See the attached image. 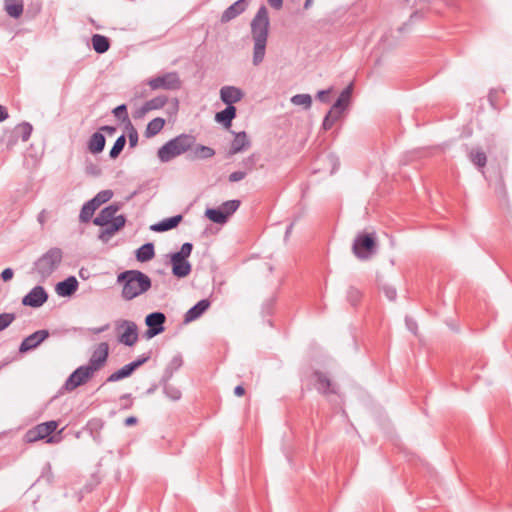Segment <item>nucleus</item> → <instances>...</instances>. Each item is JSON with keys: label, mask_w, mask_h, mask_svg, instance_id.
Segmentation results:
<instances>
[{"label": "nucleus", "mask_w": 512, "mask_h": 512, "mask_svg": "<svg viewBox=\"0 0 512 512\" xmlns=\"http://www.w3.org/2000/svg\"><path fill=\"white\" fill-rule=\"evenodd\" d=\"M405 324H406V327L407 329L412 332L413 334H416L417 332V329H418V325L416 323V321L410 317H406L405 318Z\"/></svg>", "instance_id": "55"}, {"label": "nucleus", "mask_w": 512, "mask_h": 512, "mask_svg": "<svg viewBox=\"0 0 512 512\" xmlns=\"http://www.w3.org/2000/svg\"><path fill=\"white\" fill-rule=\"evenodd\" d=\"M134 371L135 370L133 369V366H131L130 363H128V364L124 365L122 368H120L119 370L113 372L107 378V382H116L121 379L127 378V377L131 376Z\"/></svg>", "instance_id": "37"}, {"label": "nucleus", "mask_w": 512, "mask_h": 512, "mask_svg": "<svg viewBox=\"0 0 512 512\" xmlns=\"http://www.w3.org/2000/svg\"><path fill=\"white\" fill-rule=\"evenodd\" d=\"M166 322V316L162 312H152L145 317V324L148 327L146 330V337L153 338L162 332H164V324Z\"/></svg>", "instance_id": "9"}, {"label": "nucleus", "mask_w": 512, "mask_h": 512, "mask_svg": "<svg viewBox=\"0 0 512 512\" xmlns=\"http://www.w3.org/2000/svg\"><path fill=\"white\" fill-rule=\"evenodd\" d=\"M16 319L14 313H1L0 314V332L9 327L12 322Z\"/></svg>", "instance_id": "49"}, {"label": "nucleus", "mask_w": 512, "mask_h": 512, "mask_svg": "<svg viewBox=\"0 0 512 512\" xmlns=\"http://www.w3.org/2000/svg\"><path fill=\"white\" fill-rule=\"evenodd\" d=\"M62 259V250L58 247H52L34 262V270L41 280L45 281L57 270Z\"/></svg>", "instance_id": "4"}, {"label": "nucleus", "mask_w": 512, "mask_h": 512, "mask_svg": "<svg viewBox=\"0 0 512 512\" xmlns=\"http://www.w3.org/2000/svg\"><path fill=\"white\" fill-rule=\"evenodd\" d=\"M385 296L390 300L394 301L397 297L396 289L393 287H384L383 289Z\"/></svg>", "instance_id": "56"}, {"label": "nucleus", "mask_w": 512, "mask_h": 512, "mask_svg": "<svg viewBox=\"0 0 512 512\" xmlns=\"http://www.w3.org/2000/svg\"><path fill=\"white\" fill-rule=\"evenodd\" d=\"M215 155V150L209 146L202 144H194L190 153L187 155L189 160H204L212 158Z\"/></svg>", "instance_id": "23"}, {"label": "nucleus", "mask_w": 512, "mask_h": 512, "mask_svg": "<svg viewBox=\"0 0 512 512\" xmlns=\"http://www.w3.org/2000/svg\"><path fill=\"white\" fill-rule=\"evenodd\" d=\"M183 216L181 214L175 215L169 218H165L158 223L151 225L150 229L154 232H165L176 228L182 221Z\"/></svg>", "instance_id": "24"}, {"label": "nucleus", "mask_w": 512, "mask_h": 512, "mask_svg": "<svg viewBox=\"0 0 512 512\" xmlns=\"http://www.w3.org/2000/svg\"><path fill=\"white\" fill-rule=\"evenodd\" d=\"M233 134L235 135V137L231 142V147L228 152L229 155L237 154L250 147L251 143L245 131H241L238 133L233 132Z\"/></svg>", "instance_id": "22"}, {"label": "nucleus", "mask_w": 512, "mask_h": 512, "mask_svg": "<svg viewBox=\"0 0 512 512\" xmlns=\"http://www.w3.org/2000/svg\"><path fill=\"white\" fill-rule=\"evenodd\" d=\"M50 336V332L46 329L37 330L23 339L19 346L20 353H27L36 349L42 342Z\"/></svg>", "instance_id": "11"}, {"label": "nucleus", "mask_w": 512, "mask_h": 512, "mask_svg": "<svg viewBox=\"0 0 512 512\" xmlns=\"http://www.w3.org/2000/svg\"><path fill=\"white\" fill-rule=\"evenodd\" d=\"M195 142V136L182 133L161 146L158 149L157 156L162 163H167L184 153L189 154Z\"/></svg>", "instance_id": "3"}, {"label": "nucleus", "mask_w": 512, "mask_h": 512, "mask_svg": "<svg viewBox=\"0 0 512 512\" xmlns=\"http://www.w3.org/2000/svg\"><path fill=\"white\" fill-rule=\"evenodd\" d=\"M163 384V391H164V394L171 400L173 401H177L181 398L182 396V393L181 391L170 385L168 382H162Z\"/></svg>", "instance_id": "42"}, {"label": "nucleus", "mask_w": 512, "mask_h": 512, "mask_svg": "<svg viewBox=\"0 0 512 512\" xmlns=\"http://www.w3.org/2000/svg\"><path fill=\"white\" fill-rule=\"evenodd\" d=\"M112 113L118 120L130 125L131 121L128 116L126 104H121V105L115 107L113 109Z\"/></svg>", "instance_id": "45"}, {"label": "nucleus", "mask_w": 512, "mask_h": 512, "mask_svg": "<svg viewBox=\"0 0 512 512\" xmlns=\"http://www.w3.org/2000/svg\"><path fill=\"white\" fill-rule=\"evenodd\" d=\"M329 117H330V115H326L324 117V119H323V122H322V128L325 131L330 130L333 127V125H334L333 120H330Z\"/></svg>", "instance_id": "59"}, {"label": "nucleus", "mask_w": 512, "mask_h": 512, "mask_svg": "<svg viewBox=\"0 0 512 512\" xmlns=\"http://www.w3.org/2000/svg\"><path fill=\"white\" fill-rule=\"evenodd\" d=\"M126 224V217L124 215H118L116 219L111 220L109 224H106L103 229L100 231L98 238L103 243H107L112 236H114L118 231H120Z\"/></svg>", "instance_id": "14"}, {"label": "nucleus", "mask_w": 512, "mask_h": 512, "mask_svg": "<svg viewBox=\"0 0 512 512\" xmlns=\"http://www.w3.org/2000/svg\"><path fill=\"white\" fill-rule=\"evenodd\" d=\"M120 399L121 400H128V403H125L122 406L123 409H130L132 407L133 401L131 399V394L130 393L123 394Z\"/></svg>", "instance_id": "61"}, {"label": "nucleus", "mask_w": 512, "mask_h": 512, "mask_svg": "<svg viewBox=\"0 0 512 512\" xmlns=\"http://www.w3.org/2000/svg\"><path fill=\"white\" fill-rule=\"evenodd\" d=\"M148 85L152 90L176 91L181 88L182 82L179 74L175 71L166 72L148 80Z\"/></svg>", "instance_id": "7"}, {"label": "nucleus", "mask_w": 512, "mask_h": 512, "mask_svg": "<svg viewBox=\"0 0 512 512\" xmlns=\"http://www.w3.org/2000/svg\"><path fill=\"white\" fill-rule=\"evenodd\" d=\"M168 102V97L166 95H158L148 101H146L140 108L139 114L144 115L149 111L158 110L163 108Z\"/></svg>", "instance_id": "26"}, {"label": "nucleus", "mask_w": 512, "mask_h": 512, "mask_svg": "<svg viewBox=\"0 0 512 512\" xmlns=\"http://www.w3.org/2000/svg\"><path fill=\"white\" fill-rule=\"evenodd\" d=\"M23 0H5L4 9L12 18H19L23 13Z\"/></svg>", "instance_id": "30"}, {"label": "nucleus", "mask_w": 512, "mask_h": 512, "mask_svg": "<svg viewBox=\"0 0 512 512\" xmlns=\"http://www.w3.org/2000/svg\"><path fill=\"white\" fill-rule=\"evenodd\" d=\"M136 259L139 262H148L155 256V248L152 242H148L140 246L135 253Z\"/></svg>", "instance_id": "29"}, {"label": "nucleus", "mask_w": 512, "mask_h": 512, "mask_svg": "<svg viewBox=\"0 0 512 512\" xmlns=\"http://www.w3.org/2000/svg\"><path fill=\"white\" fill-rule=\"evenodd\" d=\"M14 276V271L12 268H5L2 272H1V279L5 282L7 281H10Z\"/></svg>", "instance_id": "57"}, {"label": "nucleus", "mask_w": 512, "mask_h": 512, "mask_svg": "<svg viewBox=\"0 0 512 512\" xmlns=\"http://www.w3.org/2000/svg\"><path fill=\"white\" fill-rule=\"evenodd\" d=\"M352 95V85H348L346 88L342 90L337 100L333 104L332 108L337 111V113H343L347 108Z\"/></svg>", "instance_id": "28"}, {"label": "nucleus", "mask_w": 512, "mask_h": 512, "mask_svg": "<svg viewBox=\"0 0 512 512\" xmlns=\"http://www.w3.org/2000/svg\"><path fill=\"white\" fill-rule=\"evenodd\" d=\"M117 282L122 284V297L130 301L147 292L151 286V279L139 270H126L117 276Z\"/></svg>", "instance_id": "2"}, {"label": "nucleus", "mask_w": 512, "mask_h": 512, "mask_svg": "<svg viewBox=\"0 0 512 512\" xmlns=\"http://www.w3.org/2000/svg\"><path fill=\"white\" fill-rule=\"evenodd\" d=\"M314 377L316 378L315 387L319 393L325 395L336 393L335 386L332 384L331 380L325 373L317 370L314 372Z\"/></svg>", "instance_id": "21"}, {"label": "nucleus", "mask_w": 512, "mask_h": 512, "mask_svg": "<svg viewBox=\"0 0 512 512\" xmlns=\"http://www.w3.org/2000/svg\"><path fill=\"white\" fill-rule=\"evenodd\" d=\"M78 286L79 282L76 277L69 276L65 280L57 283L55 291L61 297H70L77 291Z\"/></svg>", "instance_id": "18"}, {"label": "nucleus", "mask_w": 512, "mask_h": 512, "mask_svg": "<svg viewBox=\"0 0 512 512\" xmlns=\"http://www.w3.org/2000/svg\"><path fill=\"white\" fill-rule=\"evenodd\" d=\"M120 210V205L113 203L100 211V213L93 219L96 226H104L109 224L111 220L116 219V213Z\"/></svg>", "instance_id": "17"}, {"label": "nucleus", "mask_w": 512, "mask_h": 512, "mask_svg": "<svg viewBox=\"0 0 512 512\" xmlns=\"http://www.w3.org/2000/svg\"><path fill=\"white\" fill-rule=\"evenodd\" d=\"M109 354V345L106 342H101L93 351L88 365H86L93 373L99 370L107 361Z\"/></svg>", "instance_id": "13"}, {"label": "nucleus", "mask_w": 512, "mask_h": 512, "mask_svg": "<svg viewBox=\"0 0 512 512\" xmlns=\"http://www.w3.org/2000/svg\"><path fill=\"white\" fill-rule=\"evenodd\" d=\"M57 427L58 422L54 420L40 423L26 431L24 434V441L26 443H34L45 439L47 443H57L59 442V439L51 435L55 432Z\"/></svg>", "instance_id": "5"}, {"label": "nucleus", "mask_w": 512, "mask_h": 512, "mask_svg": "<svg viewBox=\"0 0 512 512\" xmlns=\"http://www.w3.org/2000/svg\"><path fill=\"white\" fill-rule=\"evenodd\" d=\"M105 144V136L100 131H97L92 134L88 141V150L92 154H99L104 150Z\"/></svg>", "instance_id": "27"}, {"label": "nucleus", "mask_w": 512, "mask_h": 512, "mask_svg": "<svg viewBox=\"0 0 512 512\" xmlns=\"http://www.w3.org/2000/svg\"><path fill=\"white\" fill-rule=\"evenodd\" d=\"M172 265V274L177 278H184L191 273L192 266L187 259H182L175 255H170Z\"/></svg>", "instance_id": "16"}, {"label": "nucleus", "mask_w": 512, "mask_h": 512, "mask_svg": "<svg viewBox=\"0 0 512 512\" xmlns=\"http://www.w3.org/2000/svg\"><path fill=\"white\" fill-rule=\"evenodd\" d=\"M8 117H9V114H8L6 107H4L0 104V122L5 121L6 119H8Z\"/></svg>", "instance_id": "64"}, {"label": "nucleus", "mask_w": 512, "mask_h": 512, "mask_svg": "<svg viewBox=\"0 0 512 512\" xmlns=\"http://www.w3.org/2000/svg\"><path fill=\"white\" fill-rule=\"evenodd\" d=\"M126 145V137L125 135L119 136L114 142L112 148L110 149L109 156L111 159H116L121 152L123 151Z\"/></svg>", "instance_id": "39"}, {"label": "nucleus", "mask_w": 512, "mask_h": 512, "mask_svg": "<svg viewBox=\"0 0 512 512\" xmlns=\"http://www.w3.org/2000/svg\"><path fill=\"white\" fill-rule=\"evenodd\" d=\"M244 97V92L235 86H223L220 89V99L227 106H234L233 104L239 102Z\"/></svg>", "instance_id": "15"}, {"label": "nucleus", "mask_w": 512, "mask_h": 512, "mask_svg": "<svg viewBox=\"0 0 512 512\" xmlns=\"http://www.w3.org/2000/svg\"><path fill=\"white\" fill-rule=\"evenodd\" d=\"M237 110L235 106H226L220 112H217L215 115V120L222 124L226 129H230L232 126V121L236 117Z\"/></svg>", "instance_id": "25"}, {"label": "nucleus", "mask_w": 512, "mask_h": 512, "mask_svg": "<svg viewBox=\"0 0 512 512\" xmlns=\"http://www.w3.org/2000/svg\"><path fill=\"white\" fill-rule=\"evenodd\" d=\"M247 176L246 171H235L228 176L229 182H238L243 180Z\"/></svg>", "instance_id": "53"}, {"label": "nucleus", "mask_w": 512, "mask_h": 512, "mask_svg": "<svg viewBox=\"0 0 512 512\" xmlns=\"http://www.w3.org/2000/svg\"><path fill=\"white\" fill-rule=\"evenodd\" d=\"M247 6V0H237L222 13L221 23H227L235 19L246 10Z\"/></svg>", "instance_id": "19"}, {"label": "nucleus", "mask_w": 512, "mask_h": 512, "mask_svg": "<svg viewBox=\"0 0 512 512\" xmlns=\"http://www.w3.org/2000/svg\"><path fill=\"white\" fill-rule=\"evenodd\" d=\"M331 88L327 89V90H320L318 93H317V99L323 103H328L330 101V98H329V94L331 92Z\"/></svg>", "instance_id": "54"}, {"label": "nucleus", "mask_w": 512, "mask_h": 512, "mask_svg": "<svg viewBox=\"0 0 512 512\" xmlns=\"http://www.w3.org/2000/svg\"><path fill=\"white\" fill-rule=\"evenodd\" d=\"M48 216H49V213L45 209L41 210L40 213L38 214L37 220L42 227L45 225V223L48 219Z\"/></svg>", "instance_id": "58"}, {"label": "nucleus", "mask_w": 512, "mask_h": 512, "mask_svg": "<svg viewBox=\"0 0 512 512\" xmlns=\"http://www.w3.org/2000/svg\"><path fill=\"white\" fill-rule=\"evenodd\" d=\"M329 117H330V115H326L324 117V119H323V122H322V128L325 131L330 130L333 127V125H334L333 120H330Z\"/></svg>", "instance_id": "60"}, {"label": "nucleus", "mask_w": 512, "mask_h": 512, "mask_svg": "<svg viewBox=\"0 0 512 512\" xmlns=\"http://www.w3.org/2000/svg\"><path fill=\"white\" fill-rule=\"evenodd\" d=\"M93 372L85 365L75 369L67 378L64 384V389L73 391L77 387L85 384L92 376Z\"/></svg>", "instance_id": "10"}, {"label": "nucleus", "mask_w": 512, "mask_h": 512, "mask_svg": "<svg viewBox=\"0 0 512 512\" xmlns=\"http://www.w3.org/2000/svg\"><path fill=\"white\" fill-rule=\"evenodd\" d=\"M126 129L128 132L129 146L134 148L138 144V132L132 123H130V125L126 124Z\"/></svg>", "instance_id": "48"}, {"label": "nucleus", "mask_w": 512, "mask_h": 512, "mask_svg": "<svg viewBox=\"0 0 512 512\" xmlns=\"http://www.w3.org/2000/svg\"><path fill=\"white\" fill-rule=\"evenodd\" d=\"M33 131V127L28 122H22L16 127V132L19 134V137L23 142L29 140L31 133Z\"/></svg>", "instance_id": "41"}, {"label": "nucleus", "mask_w": 512, "mask_h": 512, "mask_svg": "<svg viewBox=\"0 0 512 512\" xmlns=\"http://www.w3.org/2000/svg\"><path fill=\"white\" fill-rule=\"evenodd\" d=\"M98 208L99 206L92 199L87 201L81 208L79 214L80 221L83 223L89 222Z\"/></svg>", "instance_id": "34"}, {"label": "nucleus", "mask_w": 512, "mask_h": 512, "mask_svg": "<svg viewBox=\"0 0 512 512\" xmlns=\"http://www.w3.org/2000/svg\"><path fill=\"white\" fill-rule=\"evenodd\" d=\"M183 364V359L180 355L174 356L165 368L161 382H169L173 374L180 369Z\"/></svg>", "instance_id": "31"}, {"label": "nucleus", "mask_w": 512, "mask_h": 512, "mask_svg": "<svg viewBox=\"0 0 512 512\" xmlns=\"http://www.w3.org/2000/svg\"><path fill=\"white\" fill-rule=\"evenodd\" d=\"M211 302L208 299H202L192 306L184 315V322L189 323L195 321L202 316L210 307Z\"/></svg>", "instance_id": "20"}, {"label": "nucleus", "mask_w": 512, "mask_h": 512, "mask_svg": "<svg viewBox=\"0 0 512 512\" xmlns=\"http://www.w3.org/2000/svg\"><path fill=\"white\" fill-rule=\"evenodd\" d=\"M164 125H165V119H163L161 117L152 119L147 124L146 130H145V136L147 138H151V137L157 135L163 129Z\"/></svg>", "instance_id": "36"}, {"label": "nucleus", "mask_w": 512, "mask_h": 512, "mask_svg": "<svg viewBox=\"0 0 512 512\" xmlns=\"http://www.w3.org/2000/svg\"><path fill=\"white\" fill-rule=\"evenodd\" d=\"M504 93L505 91L500 88H493L489 91L488 101L493 109L498 111L501 109L500 99Z\"/></svg>", "instance_id": "38"}, {"label": "nucleus", "mask_w": 512, "mask_h": 512, "mask_svg": "<svg viewBox=\"0 0 512 512\" xmlns=\"http://www.w3.org/2000/svg\"><path fill=\"white\" fill-rule=\"evenodd\" d=\"M258 160L259 156L254 153L244 158L241 162V165L245 168L244 171L247 173L253 171L256 168Z\"/></svg>", "instance_id": "46"}, {"label": "nucleus", "mask_w": 512, "mask_h": 512, "mask_svg": "<svg viewBox=\"0 0 512 512\" xmlns=\"http://www.w3.org/2000/svg\"><path fill=\"white\" fill-rule=\"evenodd\" d=\"M240 204V200L233 199L223 202L220 207L223 209V212L227 214V218H229L232 214H234L237 211Z\"/></svg>", "instance_id": "43"}, {"label": "nucleus", "mask_w": 512, "mask_h": 512, "mask_svg": "<svg viewBox=\"0 0 512 512\" xmlns=\"http://www.w3.org/2000/svg\"><path fill=\"white\" fill-rule=\"evenodd\" d=\"M291 103L309 109L312 104V98L309 94H296L291 97Z\"/></svg>", "instance_id": "40"}, {"label": "nucleus", "mask_w": 512, "mask_h": 512, "mask_svg": "<svg viewBox=\"0 0 512 512\" xmlns=\"http://www.w3.org/2000/svg\"><path fill=\"white\" fill-rule=\"evenodd\" d=\"M470 161L479 169H482L487 164L486 153L479 147L473 148L469 153Z\"/></svg>", "instance_id": "33"}, {"label": "nucleus", "mask_w": 512, "mask_h": 512, "mask_svg": "<svg viewBox=\"0 0 512 512\" xmlns=\"http://www.w3.org/2000/svg\"><path fill=\"white\" fill-rule=\"evenodd\" d=\"M48 300V293L42 286H35L23 298L22 304L24 306L38 308L46 303Z\"/></svg>", "instance_id": "12"}, {"label": "nucleus", "mask_w": 512, "mask_h": 512, "mask_svg": "<svg viewBox=\"0 0 512 512\" xmlns=\"http://www.w3.org/2000/svg\"><path fill=\"white\" fill-rule=\"evenodd\" d=\"M326 115H330V120H333V123L335 124V122L340 118L342 113H337V111L331 107Z\"/></svg>", "instance_id": "62"}, {"label": "nucleus", "mask_w": 512, "mask_h": 512, "mask_svg": "<svg viewBox=\"0 0 512 512\" xmlns=\"http://www.w3.org/2000/svg\"><path fill=\"white\" fill-rule=\"evenodd\" d=\"M151 358V353L142 354L136 360L130 362V365L133 366V369L136 370L143 364H145Z\"/></svg>", "instance_id": "51"}, {"label": "nucleus", "mask_w": 512, "mask_h": 512, "mask_svg": "<svg viewBox=\"0 0 512 512\" xmlns=\"http://www.w3.org/2000/svg\"><path fill=\"white\" fill-rule=\"evenodd\" d=\"M268 3L276 10H280L283 6V0H268Z\"/></svg>", "instance_id": "63"}, {"label": "nucleus", "mask_w": 512, "mask_h": 512, "mask_svg": "<svg viewBox=\"0 0 512 512\" xmlns=\"http://www.w3.org/2000/svg\"><path fill=\"white\" fill-rule=\"evenodd\" d=\"M347 301L352 305V306H356L361 298H362V292L354 287V286H350L347 290Z\"/></svg>", "instance_id": "44"}, {"label": "nucleus", "mask_w": 512, "mask_h": 512, "mask_svg": "<svg viewBox=\"0 0 512 512\" xmlns=\"http://www.w3.org/2000/svg\"><path fill=\"white\" fill-rule=\"evenodd\" d=\"M112 197L113 192L111 190H102L97 193L92 200L100 207L102 204L108 202Z\"/></svg>", "instance_id": "47"}, {"label": "nucleus", "mask_w": 512, "mask_h": 512, "mask_svg": "<svg viewBox=\"0 0 512 512\" xmlns=\"http://www.w3.org/2000/svg\"><path fill=\"white\" fill-rule=\"evenodd\" d=\"M85 172L88 175L99 176L101 174V169L99 168L98 165H96L92 162H89L85 166Z\"/></svg>", "instance_id": "52"}, {"label": "nucleus", "mask_w": 512, "mask_h": 512, "mask_svg": "<svg viewBox=\"0 0 512 512\" xmlns=\"http://www.w3.org/2000/svg\"><path fill=\"white\" fill-rule=\"evenodd\" d=\"M353 253L361 260L369 259L376 251V239L373 234L361 233L353 242Z\"/></svg>", "instance_id": "6"}, {"label": "nucleus", "mask_w": 512, "mask_h": 512, "mask_svg": "<svg viewBox=\"0 0 512 512\" xmlns=\"http://www.w3.org/2000/svg\"><path fill=\"white\" fill-rule=\"evenodd\" d=\"M205 216L212 222L217 224H225L228 220L227 214L223 212L221 207L208 208L205 211Z\"/></svg>", "instance_id": "35"}, {"label": "nucleus", "mask_w": 512, "mask_h": 512, "mask_svg": "<svg viewBox=\"0 0 512 512\" xmlns=\"http://www.w3.org/2000/svg\"><path fill=\"white\" fill-rule=\"evenodd\" d=\"M250 26L254 42L252 62L254 66H258L264 60L269 36L270 20L266 6L262 5L259 7Z\"/></svg>", "instance_id": "1"}, {"label": "nucleus", "mask_w": 512, "mask_h": 512, "mask_svg": "<svg viewBox=\"0 0 512 512\" xmlns=\"http://www.w3.org/2000/svg\"><path fill=\"white\" fill-rule=\"evenodd\" d=\"M118 341L126 346H133L138 341V327L133 321L116 322Z\"/></svg>", "instance_id": "8"}, {"label": "nucleus", "mask_w": 512, "mask_h": 512, "mask_svg": "<svg viewBox=\"0 0 512 512\" xmlns=\"http://www.w3.org/2000/svg\"><path fill=\"white\" fill-rule=\"evenodd\" d=\"M193 250V244L190 242H185L182 246L180 251L172 253V255H175L177 257H180L182 259H187Z\"/></svg>", "instance_id": "50"}, {"label": "nucleus", "mask_w": 512, "mask_h": 512, "mask_svg": "<svg viewBox=\"0 0 512 512\" xmlns=\"http://www.w3.org/2000/svg\"><path fill=\"white\" fill-rule=\"evenodd\" d=\"M92 47L98 54L107 52L110 48V40L101 34H94L91 38Z\"/></svg>", "instance_id": "32"}]
</instances>
